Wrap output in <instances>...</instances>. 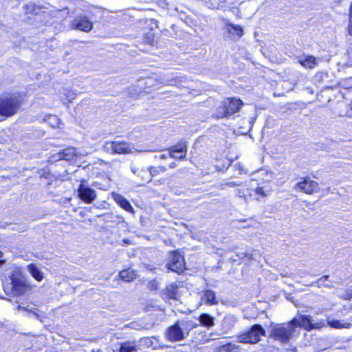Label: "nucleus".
<instances>
[{
	"instance_id": "1",
	"label": "nucleus",
	"mask_w": 352,
	"mask_h": 352,
	"mask_svg": "<svg viewBox=\"0 0 352 352\" xmlns=\"http://www.w3.org/2000/svg\"><path fill=\"white\" fill-rule=\"evenodd\" d=\"M297 323V318H294L289 322L273 327L270 331V337L282 343H287L293 337Z\"/></svg>"
},
{
	"instance_id": "2",
	"label": "nucleus",
	"mask_w": 352,
	"mask_h": 352,
	"mask_svg": "<svg viewBox=\"0 0 352 352\" xmlns=\"http://www.w3.org/2000/svg\"><path fill=\"white\" fill-rule=\"evenodd\" d=\"M21 102L19 96L6 94L0 97V115L11 117L19 110Z\"/></svg>"
},
{
	"instance_id": "3",
	"label": "nucleus",
	"mask_w": 352,
	"mask_h": 352,
	"mask_svg": "<svg viewBox=\"0 0 352 352\" xmlns=\"http://www.w3.org/2000/svg\"><path fill=\"white\" fill-rule=\"evenodd\" d=\"M265 335V331L261 324H254L249 331L237 336L239 342L245 344H256L260 338Z\"/></svg>"
},
{
	"instance_id": "4",
	"label": "nucleus",
	"mask_w": 352,
	"mask_h": 352,
	"mask_svg": "<svg viewBox=\"0 0 352 352\" xmlns=\"http://www.w3.org/2000/svg\"><path fill=\"white\" fill-rule=\"evenodd\" d=\"M104 150L111 154H127L132 152L133 147L126 142H107L103 146Z\"/></svg>"
},
{
	"instance_id": "5",
	"label": "nucleus",
	"mask_w": 352,
	"mask_h": 352,
	"mask_svg": "<svg viewBox=\"0 0 352 352\" xmlns=\"http://www.w3.org/2000/svg\"><path fill=\"white\" fill-rule=\"evenodd\" d=\"M300 179L295 184L294 187L295 190H299L308 195H312L318 192L319 184L317 182L312 180L309 177H304Z\"/></svg>"
},
{
	"instance_id": "6",
	"label": "nucleus",
	"mask_w": 352,
	"mask_h": 352,
	"mask_svg": "<svg viewBox=\"0 0 352 352\" xmlns=\"http://www.w3.org/2000/svg\"><path fill=\"white\" fill-rule=\"evenodd\" d=\"M297 327L299 326L307 331L312 329H320L327 326L326 321L324 320H318L317 322H314L311 316L308 315H301L298 319H297Z\"/></svg>"
},
{
	"instance_id": "7",
	"label": "nucleus",
	"mask_w": 352,
	"mask_h": 352,
	"mask_svg": "<svg viewBox=\"0 0 352 352\" xmlns=\"http://www.w3.org/2000/svg\"><path fill=\"white\" fill-rule=\"evenodd\" d=\"M166 267L170 271L175 272L178 274H182L185 270L184 256L177 251L173 252Z\"/></svg>"
},
{
	"instance_id": "8",
	"label": "nucleus",
	"mask_w": 352,
	"mask_h": 352,
	"mask_svg": "<svg viewBox=\"0 0 352 352\" xmlns=\"http://www.w3.org/2000/svg\"><path fill=\"white\" fill-rule=\"evenodd\" d=\"M166 336L170 341H181L188 337V330H184L178 321L167 329Z\"/></svg>"
},
{
	"instance_id": "9",
	"label": "nucleus",
	"mask_w": 352,
	"mask_h": 352,
	"mask_svg": "<svg viewBox=\"0 0 352 352\" xmlns=\"http://www.w3.org/2000/svg\"><path fill=\"white\" fill-rule=\"evenodd\" d=\"M10 278L11 293L14 296L23 294L28 287L26 281L19 274H12Z\"/></svg>"
},
{
	"instance_id": "10",
	"label": "nucleus",
	"mask_w": 352,
	"mask_h": 352,
	"mask_svg": "<svg viewBox=\"0 0 352 352\" xmlns=\"http://www.w3.org/2000/svg\"><path fill=\"white\" fill-rule=\"evenodd\" d=\"M78 197L84 202L91 204L94 201L97 197V193L95 190L81 183L78 186Z\"/></svg>"
},
{
	"instance_id": "11",
	"label": "nucleus",
	"mask_w": 352,
	"mask_h": 352,
	"mask_svg": "<svg viewBox=\"0 0 352 352\" xmlns=\"http://www.w3.org/2000/svg\"><path fill=\"white\" fill-rule=\"evenodd\" d=\"M73 25L76 29L88 32L93 28L92 23L86 16H80L74 19Z\"/></svg>"
},
{
	"instance_id": "12",
	"label": "nucleus",
	"mask_w": 352,
	"mask_h": 352,
	"mask_svg": "<svg viewBox=\"0 0 352 352\" xmlns=\"http://www.w3.org/2000/svg\"><path fill=\"white\" fill-rule=\"evenodd\" d=\"M111 197L116 202V204L119 205L122 208L132 214L135 212L133 208L131 205L130 202L122 195L113 192L111 193Z\"/></svg>"
},
{
	"instance_id": "13",
	"label": "nucleus",
	"mask_w": 352,
	"mask_h": 352,
	"mask_svg": "<svg viewBox=\"0 0 352 352\" xmlns=\"http://www.w3.org/2000/svg\"><path fill=\"white\" fill-rule=\"evenodd\" d=\"M223 102L228 109V116L238 112L243 105V102L236 98H227Z\"/></svg>"
},
{
	"instance_id": "14",
	"label": "nucleus",
	"mask_w": 352,
	"mask_h": 352,
	"mask_svg": "<svg viewBox=\"0 0 352 352\" xmlns=\"http://www.w3.org/2000/svg\"><path fill=\"white\" fill-rule=\"evenodd\" d=\"M76 154V148L74 147H70L63 150L62 152L56 153L54 155V160L57 161L60 160L71 161L74 159Z\"/></svg>"
},
{
	"instance_id": "15",
	"label": "nucleus",
	"mask_w": 352,
	"mask_h": 352,
	"mask_svg": "<svg viewBox=\"0 0 352 352\" xmlns=\"http://www.w3.org/2000/svg\"><path fill=\"white\" fill-rule=\"evenodd\" d=\"M162 296L164 298L178 300L179 298L178 286L174 283L168 285L166 289L162 292Z\"/></svg>"
},
{
	"instance_id": "16",
	"label": "nucleus",
	"mask_w": 352,
	"mask_h": 352,
	"mask_svg": "<svg viewBox=\"0 0 352 352\" xmlns=\"http://www.w3.org/2000/svg\"><path fill=\"white\" fill-rule=\"evenodd\" d=\"M237 319L232 315L226 316L221 323V330L223 334H227L231 331L234 327Z\"/></svg>"
},
{
	"instance_id": "17",
	"label": "nucleus",
	"mask_w": 352,
	"mask_h": 352,
	"mask_svg": "<svg viewBox=\"0 0 352 352\" xmlns=\"http://www.w3.org/2000/svg\"><path fill=\"white\" fill-rule=\"evenodd\" d=\"M240 346L232 342L217 345L214 352H240Z\"/></svg>"
},
{
	"instance_id": "18",
	"label": "nucleus",
	"mask_w": 352,
	"mask_h": 352,
	"mask_svg": "<svg viewBox=\"0 0 352 352\" xmlns=\"http://www.w3.org/2000/svg\"><path fill=\"white\" fill-rule=\"evenodd\" d=\"M201 300L204 301V303L210 305H216L219 303L215 292L210 289L204 290Z\"/></svg>"
},
{
	"instance_id": "19",
	"label": "nucleus",
	"mask_w": 352,
	"mask_h": 352,
	"mask_svg": "<svg viewBox=\"0 0 352 352\" xmlns=\"http://www.w3.org/2000/svg\"><path fill=\"white\" fill-rule=\"evenodd\" d=\"M298 63L307 69H313L318 64L316 58L313 56H304L299 58Z\"/></svg>"
},
{
	"instance_id": "20",
	"label": "nucleus",
	"mask_w": 352,
	"mask_h": 352,
	"mask_svg": "<svg viewBox=\"0 0 352 352\" xmlns=\"http://www.w3.org/2000/svg\"><path fill=\"white\" fill-rule=\"evenodd\" d=\"M199 324L208 329L214 325V318L208 314L204 313L199 316Z\"/></svg>"
},
{
	"instance_id": "21",
	"label": "nucleus",
	"mask_w": 352,
	"mask_h": 352,
	"mask_svg": "<svg viewBox=\"0 0 352 352\" xmlns=\"http://www.w3.org/2000/svg\"><path fill=\"white\" fill-rule=\"evenodd\" d=\"M119 276L124 281L131 282L137 278V273L134 270L128 268L120 271Z\"/></svg>"
},
{
	"instance_id": "22",
	"label": "nucleus",
	"mask_w": 352,
	"mask_h": 352,
	"mask_svg": "<svg viewBox=\"0 0 352 352\" xmlns=\"http://www.w3.org/2000/svg\"><path fill=\"white\" fill-rule=\"evenodd\" d=\"M28 270L37 281H41L43 279V272H41L35 264L31 263L28 265Z\"/></svg>"
},
{
	"instance_id": "23",
	"label": "nucleus",
	"mask_w": 352,
	"mask_h": 352,
	"mask_svg": "<svg viewBox=\"0 0 352 352\" xmlns=\"http://www.w3.org/2000/svg\"><path fill=\"white\" fill-rule=\"evenodd\" d=\"M327 325L333 329H349L352 324L351 322H343L339 320H327Z\"/></svg>"
},
{
	"instance_id": "24",
	"label": "nucleus",
	"mask_w": 352,
	"mask_h": 352,
	"mask_svg": "<svg viewBox=\"0 0 352 352\" xmlns=\"http://www.w3.org/2000/svg\"><path fill=\"white\" fill-rule=\"evenodd\" d=\"M187 148L188 146L186 142L182 141L178 142L177 144L171 146L169 151H172L173 153H174V151H179L180 153H182V155H186Z\"/></svg>"
},
{
	"instance_id": "25",
	"label": "nucleus",
	"mask_w": 352,
	"mask_h": 352,
	"mask_svg": "<svg viewBox=\"0 0 352 352\" xmlns=\"http://www.w3.org/2000/svg\"><path fill=\"white\" fill-rule=\"evenodd\" d=\"M329 276L328 275H324L318 278L317 280L312 282L310 285L316 286L318 287H321L322 286H324L328 288H332V285L326 283V282L329 280Z\"/></svg>"
},
{
	"instance_id": "26",
	"label": "nucleus",
	"mask_w": 352,
	"mask_h": 352,
	"mask_svg": "<svg viewBox=\"0 0 352 352\" xmlns=\"http://www.w3.org/2000/svg\"><path fill=\"white\" fill-rule=\"evenodd\" d=\"M179 322L184 330H188V336L189 335L190 331L197 328L199 325V323L192 320H182Z\"/></svg>"
},
{
	"instance_id": "27",
	"label": "nucleus",
	"mask_w": 352,
	"mask_h": 352,
	"mask_svg": "<svg viewBox=\"0 0 352 352\" xmlns=\"http://www.w3.org/2000/svg\"><path fill=\"white\" fill-rule=\"evenodd\" d=\"M329 74L327 72H318L314 76V82L318 85H322L327 82Z\"/></svg>"
},
{
	"instance_id": "28",
	"label": "nucleus",
	"mask_w": 352,
	"mask_h": 352,
	"mask_svg": "<svg viewBox=\"0 0 352 352\" xmlns=\"http://www.w3.org/2000/svg\"><path fill=\"white\" fill-rule=\"evenodd\" d=\"M136 346L133 342H124L121 343L119 352H135Z\"/></svg>"
},
{
	"instance_id": "29",
	"label": "nucleus",
	"mask_w": 352,
	"mask_h": 352,
	"mask_svg": "<svg viewBox=\"0 0 352 352\" xmlns=\"http://www.w3.org/2000/svg\"><path fill=\"white\" fill-rule=\"evenodd\" d=\"M230 34L234 36V38H239L243 34V30L239 25H231L228 29Z\"/></svg>"
},
{
	"instance_id": "30",
	"label": "nucleus",
	"mask_w": 352,
	"mask_h": 352,
	"mask_svg": "<svg viewBox=\"0 0 352 352\" xmlns=\"http://www.w3.org/2000/svg\"><path fill=\"white\" fill-rule=\"evenodd\" d=\"M226 104H224V102L223 101L221 104L217 107L216 111L215 117L217 118H223L224 117H228V109L226 107Z\"/></svg>"
},
{
	"instance_id": "31",
	"label": "nucleus",
	"mask_w": 352,
	"mask_h": 352,
	"mask_svg": "<svg viewBox=\"0 0 352 352\" xmlns=\"http://www.w3.org/2000/svg\"><path fill=\"white\" fill-rule=\"evenodd\" d=\"M18 309L26 311L30 315L34 316V318H36L37 320H38L40 322H43V318H44L43 316L40 314L39 313L36 312V311L29 309L27 307H21L20 305L18 307Z\"/></svg>"
},
{
	"instance_id": "32",
	"label": "nucleus",
	"mask_w": 352,
	"mask_h": 352,
	"mask_svg": "<svg viewBox=\"0 0 352 352\" xmlns=\"http://www.w3.org/2000/svg\"><path fill=\"white\" fill-rule=\"evenodd\" d=\"M340 86L345 89H352V76L340 81Z\"/></svg>"
},
{
	"instance_id": "33",
	"label": "nucleus",
	"mask_w": 352,
	"mask_h": 352,
	"mask_svg": "<svg viewBox=\"0 0 352 352\" xmlns=\"http://www.w3.org/2000/svg\"><path fill=\"white\" fill-rule=\"evenodd\" d=\"M255 195L257 196L256 199L260 200L261 198L265 197L269 192V190H264L263 187H257L254 190Z\"/></svg>"
},
{
	"instance_id": "34",
	"label": "nucleus",
	"mask_w": 352,
	"mask_h": 352,
	"mask_svg": "<svg viewBox=\"0 0 352 352\" xmlns=\"http://www.w3.org/2000/svg\"><path fill=\"white\" fill-rule=\"evenodd\" d=\"M46 120L52 127L58 126L60 123L59 119L56 116H49Z\"/></svg>"
},
{
	"instance_id": "35",
	"label": "nucleus",
	"mask_w": 352,
	"mask_h": 352,
	"mask_svg": "<svg viewBox=\"0 0 352 352\" xmlns=\"http://www.w3.org/2000/svg\"><path fill=\"white\" fill-rule=\"evenodd\" d=\"M170 157L175 159H184L186 155H182L179 151H174V153L172 152V151H169Z\"/></svg>"
},
{
	"instance_id": "36",
	"label": "nucleus",
	"mask_w": 352,
	"mask_h": 352,
	"mask_svg": "<svg viewBox=\"0 0 352 352\" xmlns=\"http://www.w3.org/2000/svg\"><path fill=\"white\" fill-rule=\"evenodd\" d=\"M241 184V182H240L232 181V182H225V183L222 184L221 186H222L223 188L224 186H228V187H232H232L240 186Z\"/></svg>"
},
{
	"instance_id": "37",
	"label": "nucleus",
	"mask_w": 352,
	"mask_h": 352,
	"mask_svg": "<svg viewBox=\"0 0 352 352\" xmlns=\"http://www.w3.org/2000/svg\"><path fill=\"white\" fill-rule=\"evenodd\" d=\"M343 296L344 297L345 299H347V300L352 298V288L347 289L345 291Z\"/></svg>"
},
{
	"instance_id": "38",
	"label": "nucleus",
	"mask_w": 352,
	"mask_h": 352,
	"mask_svg": "<svg viewBox=\"0 0 352 352\" xmlns=\"http://www.w3.org/2000/svg\"><path fill=\"white\" fill-rule=\"evenodd\" d=\"M346 113L349 117H352V100L348 105Z\"/></svg>"
},
{
	"instance_id": "39",
	"label": "nucleus",
	"mask_w": 352,
	"mask_h": 352,
	"mask_svg": "<svg viewBox=\"0 0 352 352\" xmlns=\"http://www.w3.org/2000/svg\"><path fill=\"white\" fill-rule=\"evenodd\" d=\"M170 157L169 151L165 153L160 154L159 155H155V158H160L161 160L166 159Z\"/></svg>"
},
{
	"instance_id": "40",
	"label": "nucleus",
	"mask_w": 352,
	"mask_h": 352,
	"mask_svg": "<svg viewBox=\"0 0 352 352\" xmlns=\"http://www.w3.org/2000/svg\"><path fill=\"white\" fill-rule=\"evenodd\" d=\"M155 3H157L160 7L164 8L167 6V3L166 0H155Z\"/></svg>"
},
{
	"instance_id": "41",
	"label": "nucleus",
	"mask_w": 352,
	"mask_h": 352,
	"mask_svg": "<svg viewBox=\"0 0 352 352\" xmlns=\"http://www.w3.org/2000/svg\"><path fill=\"white\" fill-rule=\"evenodd\" d=\"M349 34L352 36V18L349 17V24L348 28Z\"/></svg>"
},
{
	"instance_id": "42",
	"label": "nucleus",
	"mask_w": 352,
	"mask_h": 352,
	"mask_svg": "<svg viewBox=\"0 0 352 352\" xmlns=\"http://www.w3.org/2000/svg\"><path fill=\"white\" fill-rule=\"evenodd\" d=\"M234 166L239 171L240 174H242L243 173L242 165L240 163L235 164Z\"/></svg>"
},
{
	"instance_id": "43",
	"label": "nucleus",
	"mask_w": 352,
	"mask_h": 352,
	"mask_svg": "<svg viewBox=\"0 0 352 352\" xmlns=\"http://www.w3.org/2000/svg\"><path fill=\"white\" fill-rule=\"evenodd\" d=\"M148 287L149 288L150 290L154 289V282L152 280L150 281L148 283Z\"/></svg>"
},
{
	"instance_id": "44",
	"label": "nucleus",
	"mask_w": 352,
	"mask_h": 352,
	"mask_svg": "<svg viewBox=\"0 0 352 352\" xmlns=\"http://www.w3.org/2000/svg\"><path fill=\"white\" fill-rule=\"evenodd\" d=\"M114 217H116V219H118V222L124 221V218L122 217H121V216L116 215Z\"/></svg>"
},
{
	"instance_id": "45",
	"label": "nucleus",
	"mask_w": 352,
	"mask_h": 352,
	"mask_svg": "<svg viewBox=\"0 0 352 352\" xmlns=\"http://www.w3.org/2000/svg\"><path fill=\"white\" fill-rule=\"evenodd\" d=\"M3 257V253L0 251V258ZM4 263L3 259H0V266Z\"/></svg>"
},
{
	"instance_id": "46",
	"label": "nucleus",
	"mask_w": 352,
	"mask_h": 352,
	"mask_svg": "<svg viewBox=\"0 0 352 352\" xmlns=\"http://www.w3.org/2000/svg\"><path fill=\"white\" fill-rule=\"evenodd\" d=\"M104 216H107L108 217H111V218H113V214H109V213H105L103 214Z\"/></svg>"
},
{
	"instance_id": "47",
	"label": "nucleus",
	"mask_w": 352,
	"mask_h": 352,
	"mask_svg": "<svg viewBox=\"0 0 352 352\" xmlns=\"http://www.w3.org/2000/svg\"><path fill=\"white\" fill-rule=\"evenodd\" d=\"M349 16H350V18H352V2H351V7H350Z\"/></svg>"
},
{
	"instance_id": "48",
	"label": "nucleus",
	"mask_w": 352,
	"mask_h": 352,
	"mask_svg": "<svg viewBox=\"0 0 352 352\" xmlns=\"http://www.w3.org/2000/svg\"><path fill=\"white\" fill-rule=\"evenodd\" d=\"M169 352H185L181 349H175L173 351H169Z\"/></svg>"
},
{
	"instance_id": "49",
	"label": "nucleus",
	"mask_w": 352,
	"mask_h": 352,
	"mask_svg": "<svg viewBox=\"0 0 352 352\" xmlns=\"http://www.w3.org/2000/svg\"><path fill=\"white\" fill-rule=\"evenodd\" d=\"M122 241L125 244H129L130 243L129 241L126 239H123Z\"/></svg>"
},
{
	"instance_id": "50",
	"label": "nucleus",
	"mask_w": 352,
	"mask_h": 352,
	"mask_svg": "<svg viewBox=\"0 0 352 352\" xmlns=\"http://www.w3.org/2000/svg\"><path fill=\"white\" fill-rule=\"evenodd\" d=\"M170 168H175V163L173 162L169 165Z\"/></svg>"
},
{
	"instance_id": "51",
	"label": "nucleus",
	"mask_w": 352,
	"mask_h": 352,
	"mask_svg": "<svg viewBox=\"0 0 352 352\" xmlns=\"http://www.w3.org/2000/svg\"><path fill=\"white\" fill-rule=\"evenodd\" d=\"M292 295H291V294H288V295L287 296V299H288L289 300H292Z\"/></svg>"
},
{
	"instance_id": "52",
	"label": "nucleus",
	"mask_w": 352,
	"mask_h": 352,
	"mask_svg": "<svg viewBox=\"0 0 352 352\" xmlns=\"http://www.w3.org/2000/svg\"><path fill=\"white\" fill-rule=\"evenodd\" d=\"M158 168V169H160V170H164V167H162V166H158V168Z\"/></svg>"
},
{
	"instance_id": "53",
	"label": "nucleus",
	"mask_w": 352,
	"mask_h": 352,
	"mask_svg": "<svg viewBox=\"0 0 352 352\" xmlns=\"http://www.w3.org/2000/svg\"><path fill=\"white\" fill-rule=\"evenodd\" d=\"M93 186H96V187H98V182H94V183L93 184Z\"/></svg>"
},
{
	"instance_id": "54",
	"label": "nucleus",
	"mask_w": 352,
	"mask_h": 352,
	"mask_svg": "<svg viewBox=\"0 0 352 352\" xmlns=\"http://www.w3.org/2000/svg\"><path fill=\"white\" fill-rule=\"evenodd\" d=\"M110 221H111V222H116V220H110Z\"/></svg>"
},
{
	"instance_id": "55",
	"label": "nucleus",
	"mask_w": 352,
	"mask_h": 352,
	"mask_svg": "<svg viewBox=\"0 0 352 352\" xmlns=\"http://www.w3.org/2000/svg\"><path fill=\"white\" fill-rule=\"evenodd\" d=\"M213 335H214V333H211L210 334V336H212Z\"/></svg>"
},
{
	"instance_id": "56",
	"label": "nucleus",
	"mask_w": 352,
	"mask_h": 352,
	"mask_svg": "<svg viewBox=\"0 0 352 352\" xmlns=\"http://www.w3.org/2000/svg\"><path fill=\"white\" fill-rule=\"evenodd\" d=\"M324 350V349H322V350H321V351H319L318 352H322V351H323Z\"/></svg>"
}]
</instances>
